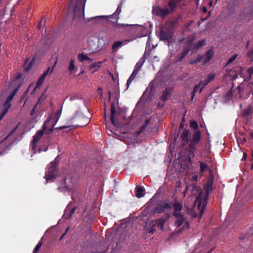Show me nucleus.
<instances>
[{"instance_id":"0eeeda50","label":"nucleus","mask_w":253,"mask_h":253,"mask_svg":"<svg viewBox=\"0 0 253 253\" xmlns=\"http://www.w3.org/2000/svg\"><path fill=\"white\" fill-rule=\"evenodd\" d=\"M172 207V203L164 202L159 204L154 210V213H162L170 210Z\"/></svg>"},{"instance_id":"9d476101","label":"nucleus","mask_w":253,"mask_h":253,"mask_svg":"<svg viewBox=\"0 0 253 253\" xmlns=\"http://www.w3.org/2000/svg\"><path fill=\"white\" fill-rule=\"evenodd\" d=\"M15 95V93H12L7 98L5 103L3 104L1 107V109L6 112H7L8 109L10 108L11 106V104L10 103L11 101Z\"/></svg>"},{"instance_id":"de8ad7c7","label":"nucleus","mask_w":253,"mask_h":253,"mask_svg":"<svg viewBox=\"0 0 253 253\" xmlns=\"http://www.w3.org/2000/svg\"><path fill=\"white\" fill-rule=\"evenodd\" d=\"M48 150V147H46L44 149H42V148H40L38 150V152L39 153L41 152L42 151H46Z\"/></svg>"},{"instance_id":"393cba45","label":"nucleus","mask_w":253,"mask_h":253,"mask_svg":"<svg viewBox=\"0 0 253 253\" xmlns=\"http://www.w3.org/2000/svg\"><path fill=\"white\" fill-rule=\"evenodd\" d=\"M101 62H94L89 66V70H92L93 68H96L93 71L95 72L101 65Z\"/></svg>"},{"instance_id":"7ed1b4c3","label":"nucleus","mask_w":253,"mask_h":253,"mask_svg":"<svg viewBox=\"0 0 253 253\" xmlns=\"http://www.w3.org/2000/svg\"><path fill=\"white\" fill-rule=\"evenodd\" d=\"M50 119H47L43 124L42 126V129L38 130L36 134L33 136V139L30 144L31 150L32 153L35 154L36 153V145L39 139L43 135L44 131L46 129V124H48L50 121Z\"/></svg>"},{"instance_id":"4be33fe9","label":"nucleus","mask_w":253,"mask_h":253,"mask_svg":"<svg viewBox=\"0 0 253 253\" xmlns=\"http://www.w3.org/2000/svg\"><path fill=\"white\" fill-rule=\"evenodd\" d=\"M144 62H145V60L144 59H140L136 64L133 71H136L137 73H138L140 69L142 67L143 64H144Z\"/></svg>"},{"instance_id":"69168bd1","label":"nucleus","mask_w":253,"mask_h":253,"mask_svg":"<svg viewBox=\"0 0 253 253\" xmlns=\"http://www.w3.org/2000/svg\"><path fill=\"white\" fill-rule=\"evenodd\" d=\"M110 95H111V93H110V92L109 91V99H110Z\"/></svg>"},{"instance_id":"423d86ee","label":"nucleus","mask_w":253,"mask_h":253,"mask_svg":"<svg viewBox=\"0 0 253 253\" xmlns=\"http://www.w3.org/2000/svg\"><path fill=\"white\" fill-rule=\"evenodd\" d=\"M170 13H171L170 10L168 7L161 8L160 6H154L152 9L153 14L162 18L166 17Z\"/></svg>"},{"instance_id":"b1692460","label":"nucleus","mask_w":253,"mask_h":253,"mask_svg":"<svg viewBox=\"0 0 253 253\" xmlns=\"http://www.w3.org/2000/svg\"><path fill=\"white\" fill-rule=\"evenodd\" d=\"M144 189L143 188L141 187H136V196L137 198H141L144 196Z\"/></svg>"},{"instance_id":"f3484780","label":"nucleus","mask_w":253,"mask_h":253,"mask_svg":"<svg viewBox=\"0 0 253 253\" xmlns=\"http://www.w3.org/2000/svg\"><path fill=\"white\" fill-rule=\"evenodd\" d=\"M122 7V3H120L118 5L116 11L111 16V18H114L116 21H117L119 17L118 16L121 12V9Z\"/></svg>"},{"instance_id":"1a4fd4ad","label":"nucleus","mask_w":253,"mask_h":253,"mask_svg":"<svg viewBox=\"0 0 253 253\" xmlns=\"http://www.w3.org/2000/svg\"><path fill=\"white\" fill-rule=\"evenodd\" d=\"M131 41H132V40H125L122 41L115 42L112 46V51L113 52L117 51L119 48L127 44Z\"/></svg>"},{"instance_id":"603ef678","label":"nucleus","mask_w":253,"mask_h":253,"mask_svg":"<svg viewBox=\"0 0 253 253\" xmlns=\"http://www.w3.org/2000/svg\"><path fill=\"white\" fill-rule=\"evenodd\" d=\"M188 227H189V225H188V223L186 222L185 223H184L183 228H188Z\"/></svg>"},{"instance_id":"412c9836","label":"nucleus","mask_w":253,"mask_h":253,"mask_svg":"<svg viewBox=\"0 0 253 253\" xmlns=\"http://www.w3.org/2000/svg\"><path fill=\"white\" fill-rule=\"evenodd\" d=\"M189 131L187 129H184L183 131L182 134L181 135V138L183 141L187 143L189 142Z\"/></svg>"},{"instance_id":"5fc2aeb1","label":"nucleus","mask_w":253,"mask_h":253,"mask_svg":"<svg viewBox=\"0 0 253 253\" xmlns=\"http://www.w3.org/2000/svg\"><path fill=\"white\" fill-rule=\"evenodd\" d=\"M89 121V120L88 118H86L85 119V123L86 124H87Z\"/></svg>"},{"instance_id":"4c0bfd02","label":"nucleus","mask_w":253,"mask_h":253,"mask_svg":"<svg viewBox=\"0 0 253 253\" xmlns=\"http://www.w3.org/2000/svg\"><path fill=\"white\" fill-rule=\"evenodd\" d=\"M155 226H156V224H153L152 225V226L148 230V232L149 233H150V234L154 233L155 232V231H156V229H155Z\"/></svg>"},{"instance_id":"6e6552de","label":"nucleus","mask_w":253,"mask_h":253,"mask_svg":"<svg viewBox=\"0 0 253 253\" xmlns=\"http://www.w3.org/2000/svg\"><path fill=\"white\" fill-rule=\"evenodd\" d=\"M56 62H55V64L54 65V66L51 70L50 69V68H48L39 78V80H38V81L36 83V87H39L40 86H41L43 83L44 79H45L46 76L48 75V74H49V73L51 74L52 72L53 69L56 65Z\"/></svg>"},{"instance_id":"37998d69","label":"nucleus","mask_w":253,"mask_h":253,"mask_svg":"<svg viewBox=\"0 0 253 253\" xmlns=\"http://www.w3.org/2000/svg\"><path fill=\"white\" fill-rule=\"evenodd\" d=\"M75 208H73L71 211H70V213H69V214L67 216V218H70L72 216V215L75 212Z\"/></svg>"},{"instance_id":"72a5a7b5","label":"nucleus","mask_w":253,"mask_h":253,"mask_svg":"<svg viewBox=\"0 0 253 253\" xmlns=\"http://www.w3.org/2000/svg\"><path fill=\"white\" fill-rule=\"evenodd\" d=\"M190 126L191 128L195 129V130H198V125L197 123L195 121H191L190 123Z\"/></svg>"},{"instance_id":"ea45409f","label":"nucleus","mask_w":253,"mask_h":253,"mask_svg":"<svg viewBox=\"0 0 253 253\" xmlns=\"http://www.w3.org/2000/svg\"><path fill=\"white\" fill-rule=\"evenodd\" d=\"M237 56V55H234L232 57H231V58H230L229 59V60L227 61V64L228 65L231 64L233 61L235 60V59L236 58Z\"/></svg>"},{"instance_id":"ddd939ff","label":"nucleus","mask_w":253,"mask_h":253,"mask_svg":"<svg viewBox=\"0 0 253 253\" xmlns=\"http://www.w3.org/2000/svg\"><path fill=\"white\" fill-rule=\"evenodd\" d=\"M171 94V89L169 88H166V89L163 91V94L161 96V100L163 102L166 101L170 97Z\"/></svg>"},{"instance_id":"473e14b6","label":"nucleus","mask_w":253,"mask_h":253,"mask_svg":"<svg viewBox=\"0 0 253 253\" xmlns=\"http://www.w3.org/2000/svg\"><path fill=\"white\" fill-rule=\"evenodd\" d=\"M203 57L201 55H198L196 59H193L191 60L190 63L191 64H194V63H197L200 62L202 59H203Z\"/></svg>"},{"instance_id":"c9c22d12","label":"nucleus","mask_w":253,"mask_h":253,"mask_svg":"<svg viewBox=\"0 0 253 253\" xmlns=\"http://www.w3.org/2000/svg\"><path fill=\"white\" fill-rule=\"evenodd\" d=\"M42 244V242L41 241H40L38 243V244L37 245L36 247L35 248L34 251H33V253H36L39 251V250L40 249Z\"/></svg>"},{"instance_id":"c756f323","label":"nucleus","mask_w":253,"mask_h":253,"mask_svg":"<svg viewBox=\"0 0 253 253\" xmlns=\"http://www.w3.org/2000/svg\"><path fill=\"white\" fill-rule=\"evenodd\" d=\"M161 36L162 38L168 41L170 40L172 38L171 34L170 33L166 34L165 32H162L161 33Z\"/></svg>"},{"instance_id":"0e129e2a","label":"nucleus","mask_w":253,"mask_h":253,"mask_svg":"<svg viewBox=\"0 0 253 253\" xmlns=\"http://www.w3.org/2000/svg\"><path fill=\"white\" fill-rule=\"evenodd\" d=\"M252 161L253 162V152H252Z\"/></svg>"},{"instance_id":"e2e57ef3","label":"nucleus","mask_w":253,"mask_h":253,"mask_svg":"<svg viewBox=\"0 0 253 253\" xmlns=\"http://www.w3.org/2000/svg\"><path fill=\"white\" fill-rule=\"evenodd\" d=\"M88 44H89V46H91V41L90 40L88 41Z\"/></svg>"},{"instance_id":"6e6d98bb","label":"nucleus","mask_w":253,"mask_h":253,"mask_svg":"<svg viewBox=\"0 0 253 253\" xmlns=\"http://www.w3.org/2000/svg\"><path fill=\"white\" fill-rule=\"evenodd\" d=\"M150 37H149L148 38V41H147V44L149 45H150Z\"/></svg>"},{"instance_id":"dca6fc26","label":"nucleus","mask_w":253,"mask_h":253,"mask_svg":"<svg viewBox=\"0 0 253 253\" xmlns=\"http://www.w3.org/2000/svg\"><path fill=\"white\" fill-rule=\"evenodd\" d=\"M166 219L164 218H160L155 220L156 225L158 228H160L162 231L164 230V225Z\"/></svg>"},{"instance_id":"052dcab7","label":"nucleus","mask_w":253,"mask_h":253,"mask_svg":"<svg viewBox=\"0 0 253 253\" xmlns=\"http://www.w3.org/2000/svg\"><path fill=\"white\" fill-rule=\"evenodd\" d=\"M69 127H71V129H74L76 128V126H69Z\"/></svg>"},{"instance_id":"338daca9","label":"nucleus","mask_w":253,"mask_h":253,"mask_svg":"<svg viewBox=\"0 0 253 253\" xmlns=\"http://www.w3.org/2000/svg\"><path fill=\"white\" fill-rule=\"evenodd\" d=\"M98 90H99V91H102V89H101V88H99L98 89Z\"/></svg>"},{"instance_id":"680f3d73","label":"nucleus","mask_w":253,"mask_h":253,"mask_svg":"<svg viewBox=\"0 0 253 253\" xmlns=\"http://www.w3.org/2000/svg\"><path fill=\"white\" fill-rule=\"evenodd\" d=\"M203 11H204V12H205L207 11V9H206V7H204V8H203Z\"/></svg>"},{"instance_id":"774afa93","label":"nucleus","mask_w":253,"mask_h":253,"mask_svg":"<svg viewBox=\"0 0 253 253\" xmlns=\"http://www.w3.org/2000/svg\"><path fill=\"white\" fill-rule=\"evenodd\" d=\"M251 169H253V162L252 166H251Z\"/></svg>"},{"instance_id":"79ce46f5","label":"nucleus","mask_w":253,"mask_h":253,"mask_svg":"<svg viewBox=\"0 0 253 253\" xmlns=\"http://www.w3.org/2000/svg\"><path fill=\"white\" fill-rule=\"evenodd\" d=\"M55 126V124H53L52 125V126L51 127V128H49V129H46L45 131H44V132H46V133H51L52 131L53 130V127L54 126Z\"/></svg>"},{"instance_id":"09e8293b","label":"nucleus","mask_w":253,"mask_h":253,"mask_svg":"<svg viewBox=\"0 0 253 253\" xmlns=\"http://www.w3.org/2000/svg\"><path fill=\"white\" fill-rule=\"evenodd\" d=\"M247 55L248 56H253V49L250 51H249L248 53H247Z\"/></svg>"},{"instance_id":"4d7b16f0","label":"nucleus","mask_w":253,"mask_h":253,"mask_svg":"<svg viewBox=\"0 0 253 253\" xmlns=\"http://www.w3.org/2000/svg\"><path fill=\"white\" fill-rule=\"evenodd\" d=\"M18 91V88H16L14 89V90L12 92V93H15V94L16 93V92Z\"/></svg>"},{"instance_id":"a19ab883","label":"nucleus","mask_w":253,"mask_h":253,"mask_svg":"<svg viewBox=\"0 0 253 253\" xmlns=\"http://www.w3.org/2000/svg\"><path fill=\"white\" fill-rule=\"evenodd\" d=\"M232 95V91L231 90L229 91L226 95L224 96V98L226 100H229L230 99L231 96Z\"/></svg>"},{"instance_id":"f8f14e48","label":"nucleus","mask_w":253,"mask_h":253,"mask_svg":"<svg viewBox=\"0 0 253 253\" xmlns=\"http://www.w3.org/2000/svg\"><path fill=\"white\" fill-rule=\"evenodd\" d=\"M173 215L176 218V220L175 222V226L179 227L181 225L184 220L183 214L181 213H173Z\"/></svg>"},{"instance_id":"3c124183","label":"nucleus","mask_w":253,"mask_h":253,"mask_svg":"<svg viewBox=\"0 0 253 253\" xmlns=\"http://www.w3.org/2000/svg\"><path fill=\"white\" fill-rule=\"evenodd\" d=\"M68 231V228H67L65 231V232L62 235V236L61 237L60 239V241L64 237V236H65V235L67 233Z\"/></svg>"},{"instance_id":"6ab92c4d","label":"nucleus","mask_w":253,"mask_h":253,"mask_svg":"<svg viewBox=\"0 0 253 253\" xmlns=\"http://www.w3.org/2000/svg\"><path fill=\"white\" fill-rule=\"evenodd\" d=\"M213 51L212 49L208 50L205 55V63H208L210 61L213 55Z\"/></svg>"},{"instance_id":"aec40b11","label":"nucleus","mask_w":253,"mask_h":253,"mask_svg":"<svg viewBox=\"0 0 253 253\" xmlns=\"http://www.w3.org/2000/svg\"><path fill=\"white\" fill-rule=\"evenodd\" d=\"M138 73H137L136 71H133L132 74H131L130 76L128 78V79L127 81L126 82V88L127 89L128 88L129 86L130 85L131 83L132 82V81L135 79L136 75L138 74Z\"/></svg>"},{"instance_id":"5701e85b","label":"nucleus","mask_w":253,"mask_h":253,"mask_svg":"<svg viewBox=\"0 0 253 253\" xmlns=\"http://www.w3.org/2000/svg\"><path fill=\"white\" fill-rule=\"evenodd\" d=\"M200 172L201 175L203 174L205 171L208 169L207 165L204 162L200 161Z\"/></svg>"},{"instance_id":"a211bd4d","label":"nucleus","mask_w":253,"mask_h":253,"mask_svg":"<svg viewBox=\"0 0 253 253\" xmlns=\"http://www.w3.org/2000/svg\"><path fill=\"white\" fill-rule=\"evenodd\" d=\"M78 59L80 62H84L85 60L88 61L89 62H91L92 61V59L88 57L86 55H85L83 53H79L78 55Z\"/></svg>"},{"instance_id":"9b49d317","label":"nucleus","mask_w":253,"mask_h":253,"mask_svg":"<svg viewBox=\"0 0 253 253\" xmlns=\"http://www.w3.org/2000/svg\"><path fill=\"white\" fill-rule=\"evenodd\" d=\"M111 116L110 119L113 124L115 126H118L119 125V123L118 121L116 120V117L118 115V113L116 112L115 109V106L113 103L111 104Z\"/></svg>"},{"instance_id":"f704fd0d","label":"nucleus","mask_w":253,"mask_h":253,"mask_svg":"<svg viewBox=\"0 0 253 253\" xmlns=\"http://www.w3.org/2000/svg\"><path fill=\"white\" fill-rule=\"evenodd\" d=\"M200 83H202V84H201V87L199 90V93L202 91L204 86L209 84V82L207 79H205L204 81H201Z\"/></svg>"},{"instance_id":"c03bdc74","label":"nucleus","mask_w":253,"mask_h":253,"mask_svg":"<svg viewBox=\"0 0 253 253\" xmlns=\"http://www.w3.org/2000/svg\"><path fill=\"white\" fill-rule=\"evenodd\" d=\"M61 110H58L57 111V112H56V114H55V117L56 118H57V121H58V120L59 119L60 116H61Z\"/></svg>"},{"instance_id":"8fccbe9b","label":"nucleus","mask_w":253,"mask_h":253,"mask_svg":"<svg viewBox=\"0 0 253 253\" xmlns=\"http://www.w3.org/2000/svg\"><path fill=\"white\" fill-rule=\"evenodd\" d=\"M191 211H192V212H191V214L192 216L193 217H197V213H195V212L193 211V210H191Z\"/></svg>"},{"instance_id":"e433bc0d","label":"nucleus","mask_w":253,"mask_h":253,"mask_svg":"<svg viewBox=\"0 0 253 253\" xmlns=\"http://www.w3.org/2000/svg\"><path fill=\"white\" fill-rule=\"evenodd\" d=\"M149 122L150 121L149 120H147L145 121L144 124L141 127V130L140 132L143 131L147 127Z\"/></svg>"},{"instance_id":"20e7f679","label":"nucleus","mask_w":253,"mask_h":253,"mask_svg":"<svg viewBox=\"0 0 253 253\" xmlns=\"http://www.w3.org/2000/svg\"><path fill=\"white\" fill-rule=\"evenodd\" d=\"M58 164L57 158L52 162H51L47 166V170L45 172L44 178L46 180V183L53 179L56 175V166Z\"/></svg>"},{"instance_id":"13d9d810","label":"nucleus","mask_w":253,"mask_h":253,"mask_svg":"<svg viewBox=\"0 0 253 253\" xmlns=\"http://www.w3.org/2000/svg\"><path fill=\"white\" fill-rule=\"evenodd\" d=\"M250 136L252 138H253V132H251L250 133Z\"/></svg>"},{"instance_id":"2eb2a0df","label":"nucleus","mask_w":253,"mask_h":253,"mask_svg":"<svg viewBox=\"0 0 253 253\" xmlns=\"http://www.w3.org/2000/svg\"><path fill=\"white\" fill-rule=\"evenodd\" d=\"M172 206L173 208L174 213H180L183 208L182 204L175 201L173 204L172 203Z\"/></svg>"},{"instance_id":"cd10ccee","label":"nucleus","mask_w":253,"mask_h":253,"mask_svg":"<svg viewBox=\"0 0 253 253\" xmlns=\"http://www.w3.org/2000/svg\"><path fill=\"white\" fill-rule=\"evenodd\" d=\"M76 69L75 61L74 59H71L70 61V65L69 67V71L71 73Z\"/></svg>"},{"instance_id":"864d4df0","label":"nucleus","mask_w":253,"mask_h":253,"mask_svg":"<svg viewBox=\"0 0 253 253\" xmlns=\"http://www.w3.org/2000/svg\"><path fill=\"white\" fill-rule=\"evenodd\" d=\"M63 186H64V187H66V179H64V180L63 181V184H62Z\"/></svg>"},{"instance_id":"c85d7f7f","label":"nucleus","mask_w":253,"mask_h":253,"mask_svg":"<svg viewBox=\"0 0 253 253\" xmlns=\"http://www.w3.org/2000/svg\"><path fill=\"white\" fill-rule=\"evenodd\" d=\"M32 66V63L31 61H29V59H28L24 64V68L26 71L30 70Z\"/></svg>"},{"instance_id":"f257e3e1","label":"nucleus","mask_w":253,"mask_h":253,"mask_svg":"<svg viewBox=\"0 0 253 253\" xmlns=\"http://www.w3.org/2000/svg\"><path fill=\"white\" fill-rule=\"evenodd\" d=\"M190 187L191 188V195H197L196 200L194 202L195 205H197V209L199 211L200 218H201L205 212V208L207 204L208 196L211 191V186H208L205 188V193H203L200 187L195 184H192Z\"/></svg>"},{"instance_id":"f03ea898","label":"nucleus","mask_w":253,"mask_h":253,"mask_svg":"<svg viewBox=\"0 0 253 253\" xmlns=\"http://www.w3.org/2000/svg\"><path fill=\"white\" fill-rule=\"evenodd\" d=\"M86 0H71L70 6L74 8V13L76 17H84V6Z\"/></svg>"},{"instance_id":"7c9ffc66","label":"nucleus","mask_w":253,"mask_h":253,"mask_svg":"<svg viewBox=\"0 0 253 253\" xmlns=\"http://www.w3.org/2000/svg\"><path fill=\"white\" fill-rule=\"evenodd\" d=\"M67 98H69L71 101H73L76 99H79L81 98L80 96L77 94H72L69 96H67Z\"/></svg>"},{"instance_id":"bf43d9fd","label":"nucleus","mask_w":253,"mask_h":253,"mask_svg":"<svg viewBox=\"0 0 253 253\" xmlns=\"http://www.w3.org/2000/svg\"><path fill=\"white\" fill-rule=\"evenodd\" d=\"M246 158V154L245 153H244V156H243V157L242 158V160L245 159Z\"/></svg>"},{"instance_id":"49530a36","label":"nucleus","mask_w":253,"mask_h":253,"mask_svg":"<svg viewBox=\"0 0 253 253\" xmlns=\"http://www.w3.org/2000/svg\"><path fill=\"white\" fill-rule=\"evenodd\" d=\"M198 177L196 174L193 173L192 175L191 179L193 181H197Z\"/></svg>"},{"instance_id":"a18cd8bd","label":"nucleus","mask_w":253,"mask_h":253,"mask_svg":"<svg viewBox=\"0 0 253 253\" xmlns=\"http://www.w3.org/2000/svg\"><path fill=\"white\" fill-rule=\"evenodd\" d=\"M6 113L7 112H6L5 111H4L1 109L0 112V121L1 120V119L3 118V117L4 116Z\"/></svg>"},{"instance_id":"4468645a","label":"nucleus","mask_w":253,"mask_h":253,"mask_svg":"<svg viewBox=\"0 0 253 253\" xmlns=\"http://www.w3.org/2000/svg\"><path fill=\"white\" fill-rule=\"evenodd\" d=\"M181 0H170L169 2V9L171 12H173L176 9L178 3L181 2Z\"/></svg>"},{"instance_id":"bb28decb","label":"nucleus","mask_w":253,"mask_h":253,"mask_svg":"<svg viewBox=\"0 0 253 253\" xmlns=\"http://www.w3.org/2000/svg\"><path fill=\"white\" fill-rule=\"evenodd\" d=\"M205 40H201L194 45V48L196 49H199L201 48L205 44Z\"/></svg>"},{"instance_id":"2f4dec72","label":"nucleus","mask_w":253,"mask_h":253,"mask_svg":"<svg viewBox=\"0 0 253 253\" xmlns=\"http://www.w3.org/2000/svg\"><path fill=\"white\" fill-rule=\"evenodd\" d=\"M202 83H199L198 84L196 85L193 89V92H192V94H193V95H192V98H193L194 96V94L199 91V90L201 88V84H202Z\"/></svg>"},{"instance_id":"a878e982","label":"nucleus","mask_w":253,"mask_h":253,"mask_svg":"<svg viewBox=\"0 0 253 253\" xmlns=\"http://www.w3.org/2000/svg\"><path fill=\"white\" fill-rule=\"evenodd\" d=\"M189 49H185L183 50V51L179 55L177 56V60L178 61H181L182 59H183L185 56L188 53Z\"/></svg>"},{"instance_id":"39448f33","label":"nucleus","mask_w":253,"mask_h":253,"mask_svg":"<svg viewBox=\"0 0 253 253\" xmlns=\"http://www.w3.org/2000/svg\"><path fill=\"white\" fill-rule=\"evenodd\" d=\"M201 139V132L199 130H195L193 133L192 139L190 142L189 146L190 148L189 150V156L190 157H194L195 156L194 151L196 149V145L200 141Z\"/></svg>"},{"instance_id":"58836bf2","label":"nucleus","mask_w":253,"mask_h":253,"mask_svg":"<svg viewBox=\"0 0 253 253\" xmlns=\"http://www.w3.org/2000/svg\"><path fill=\"white\" fill-rule=\"evenodd\" d=\"M214 78H215V74H213V73H211L208 76V77L206 79L210 82V81L213 80Z\"/></svg>"}]
</instances>
